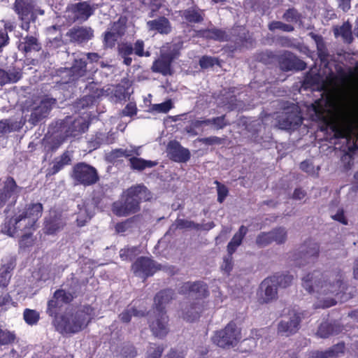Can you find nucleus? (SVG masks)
Returning a JSON list of instances; mask_svg holds the SVG:
<instances>
[{
	"mask_svg": "<svg viewBox=\"0 0 358 358\" xmlns=\"http://www.w3.org/2000/svg\"><path fill=\"white\" fill-rule=\"evenodd\" d=\"M302 285L310 294H316L317 297L333 294L335 298L323 299V308H329L336 303V301L344 302L352 298L350 294L344 292L343 275L338 272L330 275H324L320 271L309 273L302 279Z\"/></svg>",
	"mask_w": 358,
	"mask_h": 358,
	"instance_id": "obj_1",
	"label": "nucleus"
},
{
	"mask_svg": "<svg viewBox=\"0 0 358 358\" xmlns=\"http://www.w3.org/2000/svg\"><path fill=\"white\" fill-rule=\"evenodd\" d=\"M333 131L336 138L343 139L346 143L341 161L343 169L348 171L353 166V155L358 150V108L345 110Z\"/></svg>",
	"mask_w": 358,
	"mask_h": 358,
	"instance_id": "obj_2",
	"label": "nucleus"
},
{
	"mask_svg": "<svg viewBox=\"0 0 358 358\" xmlns=\"http://www.w3.org/2000/svg\"><path fill=\"white\" fill-rule=\"evenodd\" d=\"M96 69L87 67L85 57L76 58L71 68L61 69L58 71L55 82L60 85L78 87L81 90L85 85L94 82Z\"/></svg>",
	"mask_w": 358,
	"mask_h": 358,
	"instance_id": "obj_3",
	"label": "nucleus"
},
{
	"mask_svg": "<svg viewBox=\"0 0 358 358\" xmlns=\"http://www.w3.org/2000/svg\"><path fill=\"white\" fill-rule=\"evenodd\" d=\"M124 200L113 203L112 211L119 217H126L138 212L140 203L151 199V193L143 185H136L127 189Z\"/></svg>",
	"mask_w": 358,
	"mask_h": 358,
	"instance_id": "obj_4",
	"label": "nucleus"
},
{
	"mask_svg": "<svg viewBox=\"0 0 358 358\" xmlns=\"http://www.w3.org/2000/svg\"><path fill=\"white\" fill-rule=\"evenodd\" d=\"M96 313L90 306H84L75 313H66L57 324L62 333L75 334L84 329L95 317Z\"/></svg>",
	"mask_w": 358,
	"mask_h": 358,
	"instance_id": "obj_5",
	"label": "nucleus"
},
{
	"mask_svg": "<svg viewBox=\"0 0 358 358\" xmlns=\"http://www.w3.org/2000/svg\"><path fill=\"white\" fill-rule=\"evenodd\" d=\"M195 32L198 37L220 42L231 41H234L238 47L243 46L244 43L247 41V36L241 27L232 29L230 32L216 27L199 29Z\"/></svg>",
	"mask_w": 358,
	"mask_h": 358,
	"instance_id": "obj_6",
	"label": "nucleus"
},
{
	"mask_svg": "<svg viewBox=\"0 0 358 358\" xmlns=\"http://www.w3.org/2000/svg\"><path fill=\"white\" fill-rule=\"evenodd\" d=\"M57 129L60 138L64 139L69 136H76L80 133L85 132L87 128V123L82 118H73L71 116L56 122Z\"/></svg>",
	"mask_w": 358,
	"mask_h": 358,
	"instance_id": "obj_7",
	"label": "nucleus"
},
{
	"mask_svg": "<svg viewBox=\"0 0 358 358\" xmlns=\"http://www.w3.org/2000/svg\"><path fill=\"white\" fill-rule=\"evenodd\" d=\"M71 177L76 184L83 186L94 185L99 180L97 170L85 162H79L73 166Z\"/></svg>",
	"mask_w": 358,
	"mask_h": 358,
	"instance_id": "obj_8",
	"label": "nucleus"
},
{
	"mask_svg": "<svg viewBox=\"0 0 358 358\" xmlns=\"http://www.w3.org/2000/svg\"><path fill=\"white\" fill-rule=\"evenodd\" d=\"M320 255V245L313 241H305L294 255V261L299 266L314 264Z\"/></svg>",
	"mask_w": 358,
	"mask_h": 358,
	"instance_id": "obj_9",
	"label": "nucleus"
},
{
	"mask_svg": "<svg viewBox=\"0 0 358 358\" xmlns=\"http://www.w3.org/2000/svg\"><path fill=\"white\" fill-rule=\"evenodd\" d=\"M240 331L236 324L231 322L224 329L217 331L212 340L220 348H227L235 345L240 339Z\"/></svg>",
	"mask_w": 358,
	"mask_h": 358,
	"instance_id": "obj_10",
	"label": "nucleus"
},
{
	"mask_svg": "<svg viewBox=\"0 0 358 358\" xmlns=\"http://www.w3.org/2000/svg\"><path fill=\"white\" fill-rule=\"evenodd\" d=\"M13 178L8 176L2 182L0 187V208L2 209L6 205L12 206L16 201L21 192Z\"/></svg>",
	"mask_w": 358,
	"mask_h": 358,
	"instance_id": "obj_11",
	"label": "nucleus"
},
{
	"mask_svg": "<svg viewBox=\"0 0 358 358\" xmlns=\"http://www.w3.org/2000/svg\"><path fill=\"white\" fill-rule=\"evenodd\" d=\"M146 315L152 334L158 338L164 337L169 332V320L166 312L151 310L146 312Z\"/></svg>",
	"mask_w": 358,
	"mask_h": 358,
	"instance_id": "obj_12",
	"label": "nucleus"
},
{
	"mask_svg": "<svg viewBox=\"0 0 358 358\" xmlns=\"http://www.w3.org/2000/svg\"><path fill=\"white\" fill-rule=\"evenodd\" d=\"M97 6L96 4L90 5L87 1L70 4L66 8L67 17L73 22H85L94 14Z\"/></svg>",
	"mask_w": 358,
	"mask_h": 358,
	"instance_id": "obj_13",
	"label": "nucleus"
},
{
	"mask_svg": "<svg viewBox=\"0 0 358 358\" xmlns=\"http://www.w3.org/2000/svg\"><path fill=\"white\" fill-rule=\"evenodd\" d=\"M302 123V117L298 107L292 106L284 110L278 117V124L280 129L285 130L295 129Z\"/></svg>",
	"mask_w": 358,
	"mask_h": 358,
	"instance_id": "obj_14",
	"label": "nucleus"
},
{
	"mask_svg": "<svg viewBox=\"0 0 358 358\" xmlns=\"http://www.w3.org/2000/svg\"><path fill=\"white\" fill-rule=\"evenodd\" d=\"M301 315L295 311L289 312L287 316L284 317L278 324V334L289 336L295 334L301 327Z\"/></svg>",
	"mask_w": 358,
	"mask_h": 358,
	"instance_id": "obj_15",
	"label": "nucleus"
},
{
	"mask_svg": "<svg viewBox=\"0 0 358 358\" xmlns=\"http://www.w3.org/2000/svg\"><path fill=\"white\" fill-rule=\"evenodd\" d=\"M56 104V99L50 97L43 98L38 105L32 108L28 122L33 125L37 124L48 116L50 110Z\"/></svg>",
	"mask_w": 358,
	"mask_h": 358,
	"instance_id": "obj_16",
	"label": "nucleus"
},
{
	"mask_svg": "<svg viewBox=\"0 0 358 358\" xmlns=\"http://www.w3.org/2000/svg\"><path fill=\"white\" fill-rule=\"evenodd\" d=\"M131 269L136 276L146 279L159 270L160 266L150 258L141 257L134 262Z\"/></svg>",
	"mask_w": 358,
	"mask_h": 358,
	"instance_id": "obj_17",
	"label": "nucleus"
},
{
	"mask_svg": "<svg viewBox=\"0 0 358 358\" xmlns=\"http://www.w3.org/2000/svg\"><path fill=\"white\" fill-rule=\"evenodd\" d=\"M278 62L280 69L284 71H303L306 68V64L289 51H284L280 55Z\"/></svg>",
	"mask_w": 358,
	"mask_h": 358,
	"instance_id": "obj_18",
	"label": "nucleus"
},
{
	"mask_svg": "<svg viewBox=\"0 0 358 358\" xmlns=\"http://www.w3.org/2000/svg\"><path fill=\"white\" fill-rule=\"evenodd\" d=\"M43 206L41 203H34L27 205L25 210L20 215V218L15 222L17 227H21L22 222H25L26 226L34 227L36 221L41 216Z\"/></svg>",
	"mask_w": 358,
	"mask_h": 358,
	"instance_id": "obj_19",
	"label": "nucleus"
},
{
	"mask_svg": "<svg viewBox=\"0 0 358 358\" xmlns=\"http://www.w3.org/2000/svg\"><path fill=\"white\" fill-rule=\"evenodd\" d=\"M97 83L90 82L87 85H85L83 87L89 91V94L83 96L76 102V108L78 110L84 109L92 105L97 98L103 96L104 90L97 87Z\"/></svg>",
	"mask_w": 358,
	"mask_h": 358,
	"instance_id": "obj_20",
	"label": "nucleus"
},
{
	"mask_svg": "<svg viewBox=\"0 0 358 358\" xmlns=\"http://www.w3.org/2000/svg\"><path fill=\"white\" fill-rule=\"evenodd\" d=\"M71 43L84 44L94 37V30L90 27H73L66 34Z\"/></svg>",
	"mask_w": 358,
	"mask_h": 358,
	"instance_id": "obj_21",
	"label": "nucleus"
},
{
	"mask_svg": "<svg viewBox=\"0 0 358 358\" xmlns=\"http://www.w3.org/2000/svg\"><path fill=\"white\" fill-rule=\"evenodd\" d=\"M76 222L78 227H83L89 222L94 213L95 204L92 199L80 201L77 205Z\"/></svg>",
	"mask_w": 358,
	"mask_h": 358,
	"instance_id": "obj_22",
	"label": "nucleus"
},
{
	"mask_svg": "<svg viewBox=\"0 0 358 358\" xmlns=\"http://www.w3.org/2000/svg\"><path fill=\"white\" fill-rule=\"evenodd\" d=\"M167 155L169 159L178 163L187 162L191 157L189 150L182 147L176 141H171L167 145Z\"/></svg>",
	"mask_w": 358,
	"mask_h": 358,
	"instance_id": "obj_23",
	"label": "nucleus"
},
{
	"mask_svg": "<svg viewBox=\"0 0 358 358\" xmlns=\"http://www.w3.org/2000/svg\"><path fill=\"white\" fill-rule=\"evenodd\" d=\"M13 9L22 20L27 19L34 21L36 19L34 0H15Z\"/></svg>",
	"mask_w": 358,
	"mask_h": 358,
	"instance_id": "obj_24",
	"label": "nucleus"
},
{
	"mask_svg": "<svg viewBox=\"0 0 358 358\" xmlns=\"http://www.w3.org/2000/svg\"><path fill=\"white\" fill-rule=\"evenodd\" d=\"M179 15L182 20L190 24H201L205 17V10L194 5L187 9L180 10Z\"/></svg>",
	"mask_w": 358,
	"mask_h": 358,
	"instance_id": "obj_25",
	"label": "nucleus"
},
{
	"mask_svg": "<svg viewBox=\"0 0 358 358\" xmlns=\"http://www.w3.org/2000/svg\"><path fill=\"white\" fill-rule=\"evenodd\" d=\"M18 50L25 54L38 52L42 51V45L38 38L35 36H26L20 41L17 45Z\"/></svg>",
	"mask_w": 358,
	"mask_h": 358,
	"instance_id": "obj_26",
	"label": "nucleus"
},
{
	"mask_svg": "<svg viewBox=\"0 0 358 358\" xmlns=\"http://www.w3.org/2000/svg\"><path fill=\"white\" fill-rule=\"evenodd\" d=\"M182 292H188L191 296L196 298H204L208 295L206 284L201 281L185 282L182 287Z\"/></svg>",
	"mask_w": 358,
	"mask_h": 358,
	"instance_id": "obj_27",
	"label": "nucleus"
},
{
	"mask_svg": "<svg viewBox=\"0 0 358 358\" xmlns=\"http://www.w3.org/2000/svg\"><path fill=\"white\" fill-rule=\"evenodd\" d=\"M64 45V43L62 39V34H59L55 38H49L45 45L44 49L42 50L39 54V59L41 60H45L53 55L58 48H60Z\"/></svg>",
	"mask_w": 358,
	"mask_h": 358,
	"instance_id": "obj_28",
	"label": "nucleus"
},
{
	"mask_svg": "<svg viewBox=\"0 0 358 358\" xmlns=\"http://www.w3.org/2000/svg\"><path fill=\"white\" fill-rule=\"evenodd\" d=\"M146 26L149 31H155L161 34H168L172 29L171 22L164 16L148 21Z\"/></svg>",
	"mask_w": 358,
	"mask_h": 358,
	"instance_id": "obj_29",
	"label": "nucleus"
},
{
	"mask_svg": "<svg viewBox=\"0 0 358 358\" xmlns=\"http://www.w3.org/2000/svg\"><path fill=\"white\" fill-rule=\"evenodd\" d=\"M277 287L278 285L273 277L266 278L262 281L260 288L264 292V301L265 302H269L277 298Z\"/></svg>",
	"mask_w": 358,
	"mask_h": 358,
	"instance_id": "obj_30",
	"label": "nucleus"
},
{
	"mask_svg": "<svg viewBox=\"0 0 358 358\" xmlns=\"http://www.w3.org/2000/svg\"><path fill=\"white\" fill-rule=\"evenodd\" d=\"M173 291L171 289H164L158 292L154 299L153 310L166 312L165 306L173 298Z\"/></svg>",
	"mask_w": 358,
	"mask_h": 358,
	"instance_id": "obj_31",
	"label": "nucleus"
},
{
	"mask_svg": "<svg viewBox=\"0 0 358 358\" xmlns=\"http://www.w3.org/2000/svg\"><path fill=\"white\" fill-rule=\"evenodd\" d=\"M172 60L162 53L161 57L153 62L152 70L153 72L160 73L164 76L171 74Z\"/></svg>",
	"mask_w": 358,
	"mask_h": 358,
	"instance_id": "obj_32",
	"label": "nucleus"
},
{
	"mask_svg": "<svg viewBox=\"0 0 358 358\" xmlns=\"http://www.w3.org/2000/svg\"><path fill=\"white\" fill-rule=\"evenodd\" d=\"M15 266V261L10 258L0 268V286L6 287L11 278L12 271Z\"/></svg>",
	"mask_w": 358,
	"mask_h": 358,
	"instance_id": "obj_33",
	"label": "nucleus"
},
{
	"mask_svg": "<svg viewBox=\"0 0 358 358\" xmlns=\"http://www.w3.org/2000/svg\"><path fill=\"white\" fill-rule=\"evenodd\" d=\"M342 330L343 328L339 324L325 322L320 325L317 335L320 338H326L330 336L338 334Z\"/></svg>",
	"mask_w": 358,
	"mask_h": 358,
	"instance_id": "obj_34",
	"label": "nucleus"
},
{
	"mask_svg": "<svg viewBox=\"0 0 358 358\" xmlns=\"http://www.w3.org/2000/svg\"><path fill=\"white\" fill-rule=\"evenodd\" d=\"M248 232V228L243 225L241 226L238 231L234 235L233 238L227 245L228 254L232 255L237 248L242 243L243 239Z\"/></svg>",
	"mask_w": 358,
	"mask_h": 358,
	"instance_id": "obj_35",
	"label": "nucleus"
},
{
	"mask_svg": "<svg viewBox=\"0 0 358 358\" xmlns=\"http://www.w3.org/2000/svg\"><path fill=\"white\" fill-rule=\"evenodd\" d=\"M146 315V310H138L134 306H128L120 315L119 319L124 323H129L131 317H143Z\"/></svg>",
	"mask_w": 358,
	"mask_h": 358,
	"instance_id": "obj_36",
	"label": "nucleus"
},
{
	"mask_svg": "<svg viewBox=\"0 0 358 358\" xmlns=\"http://www.w3.org/2000/svg\"><path fill=\"white\" fill-rule=\"evenodd\" d=\"M201 310V304L199 302L194 303L182 310V317L187 321L194 322L199 317Z\"/></svg>",
	"mask_w": 358,
	"mask_h": 358,
	"instance_id": "obj_37",
	"label": "nucleus"
},
{
	"mask_svg": "<svg viewBox=\"0 0 358 358\" xmlns=\"http://www.w3.org/2000/svg\"><path fill=\"white\" fill-rule=\"evenodd\" d=\"M66 222L61 216H50L45 221V229L48 234H53L57 231L61 230Z\"/></svg>",
	"mask_w": 358,
	"mask_h": 358,
	"instance_id": "obj_38",
	"label": "nucleus"
},
{
	"mask_svg": "<svg viewBox=\"0 0 358 358\" xmlns=\"http://www.w3.org/2000/svg\"><path fill=\"white\" fill-rule=\"evenodd\" d=\"M201 228V225L199 224H196L191 220H187L185 219H177L176 222L171 225L169 230L167 231L166 235L170 234L173 235L175 231L178 229H199Z\"/></svg>",
	"mask_w": 358,
	"mask_h": 358,
	"instance_id": "obj_39",
	"label": "nucleus"
},
{
	"mask_svg": "<svg viewBox=\"0 0 358 358\" xmlns=\"http://www.w3.org/2000/svg\"><path fill=\"white\" fill-rule=\"evenodd\" d=\"M129 162L131 169L138 171H142L147 168H152L157 165V162L155 161L146 160L136 157H130Z\"/></svg>",
	"mask_w": 358,
	"mask_h": 358,
	"instance_id": "obj_40",
	"label": "nucleus"
},
{
	"mask_svg": "<svg viewBox=\"0 0 358 358\" xmlns=\"http://www.w3.org/2000/svg\"><path fill=\"white\" fill-rule=\"evenodd\" d=\"M334 33L336 37L341 36L348 43L352 41V26L348 22L343 23L341 27H335Z\"/></svg>",
	"mask_w": 358,
	"mask_h": 358,
	"instance_id": "obj_41",
	"label": "nucleus"
},
{
	"mask_svg": "<svg viewBox=\"0 0 358 358\" xmlns=\"http://www.w3.org/2000/svg\"><path fill=\"white\" fill-rule=\"evenodd\" d=\"M268 232L270 234L272 243L281 245L286 242L287 238V231L285 227H277Z\"/></svg>",
	"mask_w": 358,
	"mask_h": 358,
	"instance_id": "obj_42",
	"label": "nucleus"
},
{
	"mask_svg": "<svg viewBox=\"0 0 358 358\" xmlns=\"http://www.w3.org/2000/svg\"><path fill=\"white\" fill-rule=\"evenodd\" d=\"M20 218V215L15 217L12 218L9 220L8 224H5L4 229H6V232L10 236H13L14 234L18 231H24L27 229H31L32 227H29V225L26 226L25 222H22V225L20 227H17V224H15V221Z\"/></svg>",
	"mask_w": 358,
	"mask_h": 358,
	"instance_id": "obj_43",
	"label": "nucleus"
},
{
	"mask_svg": "<svg viewBox=\"0 0 358 358\" xmlns=\"http://www.w3.org/2000/svg\"><path fill=\"white\" fill-rule=\"evenodd\" d=\"M19 128L20 127H17V122L11 119L1 120H0V137Z\"/></svg>",
	"mask_w": 358,
	"mask_h": 358,
	"instance_id": "obj_44",
	"label": "nucleus"
},
{
	"mask_svg": "<svg viewBox=\"0 0 358 358\" xmlns=\"http://www.w3.org/2000/svg\"><path fill=\"white\" fill-rule=\"evenodd\" d=\"M62 306L59 300L53 295V297L48 301L46 313L51 317H56L59 309Z\"/></svg>",
	"mask_w": 358,
	"mask_h": 358,
	"instance_id": "obj_45",
	"label": "nucleus"
},
{
	"mask_svg": "<svg viewBox=\"0 0 358 358\" xmlns=\"http://www.w3.org/2000/svg\"><path fill=\"white\" fill-rule=\"evenodd\" d=\"M268 28L271 31L279 29L285 32H292L294 30L292 25L285 24L281 21H272L268 24Z\"/></svg>",
	"mask_w": 358,
	"mask_h": 358,
	"instance_id": "obj_46",
	"label": "nucleus"
},
{
	"mask_svg": "<svg viewBox=\"0 0 358 358\" xmlns=\"http://www.w3.org/2000/svg\"><path fill=\"white\" fill-rule=\"evenodd\" d=\"M16 338L13 332L8 329L0 328V345H6L13 343Z\"/></svg>",
	"mask_w": 358,
	"mask_h": 358,
	"instance_id": "obj_47",
	"label": "nucleus"
},
{
	"mask_svg": "<svg viewBox=\"0 0 358 358\" xmlns=\"http://www.w3.org/2000/svg\"><path fill=\"white\" fill-rule=\"evenodd\" d=\"M278 286L285 288L289 286L293 280V276L289 274H280L272 276Z\"/></svg>",
	"mask_w": 358,
	"mask_h": 358,
	"instance_id": "obj_48",
	"label": "nucleus"
},
{
	"mask_svg": "<svg viewBox=\"0 0 358 358\" xmlns=\"http://www.w3.org/2000/svg\"><path fill=\"white\" fill-rule=\"evenodd\" d=\"M23 317L26 323L34 325L38 322L40 317L36 310L27 308L24 311Z\"/></svg>",
	"mask_w": 358,
	"mask_h": 358,
	"instance_id": "obj_49",
	"label": "nucleus"
},
{
	"mask_svg": "<svg viewBox=\"0 0 358 358\" xmlns=\"http://www.w3.org/2000/svg\"><path fill=\"white\" fill-rule=\"evenodd\" d=\"M110 160H116L120 157H131V152L129 148H117L112 150L108 155Z\"/></svg>",
	"mask_w": 358,
	"mask_h": 358,
	"instance_id": "obj_50",
	"label": "nucleus"
},
{
	"mask_svg": "<svg viewBox=\"0 0 358 358\" xmlns=\"http://www.w3.org/2000/svg\"><path fill=\"white\" fill-rule=\"evenodd\" d=\"M182 45L180 42L172 43L169 45L168 50L163 52V54L173 61L178 57Z\"/></svg>",
	"mask_w": 358,
	"mask_h": 358,
	"instance_id": "obj_51",
	"label": "nucleus"
},
{
	"mask_svg": "<svg viewBox=\"0 0 358 358\" xmlns=\"http://www.w3.org/2000/svg\"><path fill=\"white\" fill-rule=\"evenodd\" d=\"M255 243L259 248H265L273 243L269 232H261L257 235Z\"/></svg>",
	"mask_w": 358,
	"mask_h": 358,
	"instance_id": "obj_52",
	"label": "nucleus"
},
{
	"mask_svg": "<svg viewBox=\"0 0 358 358\" xmlns=\"http://www.w3.org/2000/svg\"><path fill=\"white\" fill-rule=\"evenodd\" d=\"M136 220V217H133L127 219L124 222L117 223L115 225V231L117 233H124L129 231L134 227Z\"/></svg>",
	"mask_w": 358,
	"mask_h": 358,
	"instance_id": "obj_53",
	"label": "nucleus"
},
{
	"mask_svg": "<svg viewBox=\"0 0 358 358\" xmlns=\"http://www.w3.org/2000/svg\"><path fill=\"white\" fill-rule=\"evenodd\" d=\"M173 108V103L171 99H169L163 103L152 104L150 107L152 111L157 113H166Z\"/></svg>",
	"mask_w": 358,
	"mask_h": 358,
	"instance_id": "obj_54",
	"label": "nucleus"
},
{
	"mask_svg": "<svg viewBox=\"0 0 358 358\" xmlns=\"http://www.w3.org/2000/svg\"><path fill=\"white\" fill-rule=\"evenodd\" d=\"M108 31H110L113 34H115L119 37H121L124 34L126 31L125 22L122 20H119L117 22H115L111 25Z\"/></svg>",
	"mask_w": 358,
	"mask_h": 358,
	"instance_id": "obj_55",
	"label": "nucleus"
},
{
	"mask_svg": "<svg viewBox=\"0 0 358 358\" xmlns=\"http://www.w3.org/2000/svg\"><path fill=\"white\" fill-rule=\"evenodd\" d=\"M212 127L215 129H222L226 126L229 125L230 123L226 119V115H223L219 117L211 118Z\"/></svg>",
	"mask_w": 358,
	"mask_h": 358,
	"instance_id": "obj_56",
	"label": "nucleus"
},
{
	"mask_svg": "<svg viewBox=\"0 0 358 358\" xmlns=\"http://www.w3.org/2000/svg\"><path fill=\"white\" fill-rule=\"evenodd\" d=\"M138 248L136 247L125 248L120 251V257L123 260H132L136 255Z\"/></svg>",
	"mask_w": 358,
	"mask_h": 358,
	"instance_id": "obj_57",
	"label": "nucleus"
},
{
	"mask_svg": "<svg viewBox=\"0 0 358 358\" xmlns=\"http://www.w3.org/2000/svg\"><path fill=\"white\" fill-rule=\"evenodd\" d=\"M282 18L288 22H296L300 18V14L295 8H289L283 14Z\"/></svg>",
	"mask_w": 358,
	"mask_h": 358,
	"instance_id": "obj_58",
	"label": "nucleus"
},
{
	"mask_svg": "<svg viewBox=\"0 0 358 358\" xmlns=\"http://www.w3.org/2000/svg\"><path fill=\"white\" fill-rule=\"evenodd\" d=\"M55 296L59 300L60 303H69L73 299V296L71 293L67 292L64 289H58L55 293Z\"/></svg>",
	"mask_w": 358,
	"mask_h": 358,
	"instance_id": "obj_59",
	"label": "nucleus"
},
{
	"mask_svg": "<svg viewBox=\"0 0 358 358\" xmlns=\"http://www.w3.org/2000/svg\"><path fill=\"white\" fill-rule=\"evenodd\" d=\"M6 79L8 80V83H16L22 77V73L20 69L12 68L6 71Z\"/></svg>",
	"mask_w": 358,
	"mask_h": 358,
	"instance_id": "obj_60",
	"label": "nucleus"
},
{
	"mask_svg": "<svg viewBox=\"0 0 358 358\" xmlns=\"http://www.w3.org/2000/svg\"><path fill=\"white\" fill-rule=\"evenodd\" d=\"M215 184L217 185V201L222 203L228 194V188L217 180L215 181Z\"/></svg>",
	"mask_w": 358,
	"mask_h": 358,
	"instance_id": "obj_61",
	"label": "nucleus"
},
{
	"mask_svg": "<svg viewBox=\"0 0 358 358\" xmlns=\"http://www.w3.org/2000/svg\"><path fill=\"white\" fill-rule=\"evenodd\" d=\"M137 355L135 348L131 345H126L122 347L120 356L122 358H134Z\"/></svg>",
	"mask_w": 358,
	"mask_h": 358,
	"instance_id": "obj_62",
	"label": "nucleus"
},
{
	"mask_svg": "<svg viewBox=\"0 0 358 358\" xmlns=\"http://www.w3.org/2000/svg\"><path fill=\"white\" fill-rule=\"evenodd\" d=\"M120 37L110 31H107L104 34L103 43L106 48H113Z\"/></svg>",
	"mask_w": 358,
	"mask_h": 358,
	"instance_id": "obj_63",
	"label": "nucleus"
},
{
	"mask_svg": "<svg viewBox=\"0 0 358 358\" xmlns=\"http://www.w3.org/2000/svg\"><path fill=\"white\" fill-rule=\"evenodd\" d=\"M218 59L215 57L203 56L199 60V65L202 69H208L217 64Z\"/></svg>",
	"mask_w": 358,
	"mask_h": 358,
	"instance_id": "obj_64",
	"label": "nucleus"
}]
</instances>
